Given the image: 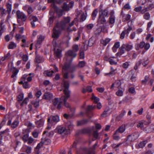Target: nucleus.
Instances as JSON below:
<instances>
[{"mask_svg": "<svg viewBox=\"0 0 154 154\" xmlns=\"http://www.w3.org/2000/svg\"><path fill=\"white\" fill-rule=\"evenodd\" d=\"M71 18L70 17H64L63 19L57 23L53 29L52 37L54 39L59 38L62 30L66 28L67 24L69 23Z\"/></svg>", "mask_w": 154, "mask_h": 154, "instance_id": "nucleus-1", "label": "nucleus"}, {"mask_svg": "<svg viewBox=\"0 0 154 154\" xmlns=\"http://www.w3.org/2000/svg\"><path fill=\"white\" fill-rule=\"evenodd\" d=\"M62 84L64 88L63 92L65 95L61 97V100H62L63 105H64L66 107L70 108L69 104L66 102L67 100L70 96V91L69 90V84L68 82L63 80Z\"/></svg>", "mask_w": 154, "mask_h": 154, "instance_id": "nucleus-2", "label": "nucleus"}, {"mask_svg": "<svg viewBox=\"0 0 154 154\" xmlns=\"http://www.w3.org/2000/svg\"><path fill=\"white\" fill-rule=\"evenodd\" d=\"M73 125L70 122H67L66 126H58L55 129V131L60 134H63L67 135L70 133V130L72 129Z\"/></svg>", "mask_w": 154, "mask_h": 154, "instance_id": "nucleus-3", "label": "nucleus"}, {"mask_svg": "<svg viewBox=\"0 0 154 154\" xmlns=\"http://www.w3.org/2000/svg\"><path fill=\"white\" fill-rule=\"evenodd\" d=\"M70 62H65L62 69V74L64 79H67L68 78V72H72L76 69V66H70Z\"/></svg>", "mask_w": 154, "mask_h": 154, "instance_id": "nucleus-4", "label": "nucleus"}, {"mask_svg": "<svg viewBox=\"0 0 154 154\" xmlns=\"http://www.w3.org/2000/svg\"><path fill=\"white\" fill-rule=\"evenodd\" d=\"M32 80V77L24 74L21 78L20 81L19 82V83L23 85L25 88H29V86L28 82H30Z\"/></svg>", "mask_w": 154, "mask_h": 154, "instance_id": "nucleus-5", "label": "nucleus"}, {"mask_svg": "<svg viewBox=\"0 0 154 154\" xmlns=\"http://www.w3.org/2000/svg\"><path fill=\"white\" fill-rule=\"evenodd\" d=\"M17 16V22L19 25L21 26L24 24V22L27 20L26 15L23 12L20 11H17L16 12Z\"/></svg>", "mask_w": 154, "mask_h": 154, "instance_id": "nucleus-6", "label": "nucleus"}, {"mask_svg": "<svg viewBox=\"0 0 154 154\" xmlns=\"http://www.w3.org/2000/svg\"><path fill=\"white\" fill-rule=\"evenodd\" d=\"M77 54L73 51L69 50L66 52L65 57L64 59L66 60V62L71 63L72 60L75 57Z\"/></svg>", "mask_w": 154, "mask_h": 154, "instance_id": "nucleus-7", "label": "nucleus"}, {"mask_svg": "<svg viewBox=\"0 0 154 154\" xmlns=\"http://www.w3.org/2000/svg\"><path fill=\"white\" fill-rule=\"evenodd\" d=\"M139 134L138 132H136L128 135L125 139L126 144L129 145L134 142L139 137Z\"/></svg>", "mask_w": 154, "mask_h": 154, "instance_id": "nucleus-8", "label": "nucleus"}, {"mask_svg": "<svg viewBox=\"0 0 154 154\" xmlns=\"http://www.w3.org/2000/svg\"><path fill=\"white\" fill-rule=\"evenodd\" d=\"M53 105L55 106H57L58 109H60L62 107V106L63 105L62 100H61L60 98H55L52 101Z\"/></svg>", "mask_w": 154, "mask_h": 154, "instance_id": "nucleus-9", "label": "nucleus"}, {"mask_svg": "<svg viewBox=\"0 0 154 154\" xmlns=\"http://www.w3.org/2000/svg\"><path fill=\"white\" fill-rule=\"evenodd\" d=\"M109 15L108 22L110 25L113 24L115 23L116 18L114 15V12L113 10L110 11Z\"/></svg>", "mask_w": 154, "mask_h": 154, "instance_id": "nucleus-10", "label": "nucleus"}, {"mask_svg": "<svg viewBox=\"0 0 154 154\" xmlns=\"http://www.w3.org/2000/svg\"><path fill=\"white\" fill-rule=\"evenodd\" d=\"M11 120H9L7 124L8 126H10L12 129H14L17 127L19 124V122L17 120L14 121L12 123Z\"/></svg>", "mask_w": 154, "mask_h": 154, "instance_id": "nucleus-11", "label": "nucleus"}, {"mask_svg": "<svg viewBox=\"0 0 154 154\" xmlns=\"http://www.w3.org/2000/svg\"><path fill=\"white\" fill-rule=\"evenodd\" d=\"M121 85V82L120 80H117L112 84L110 88L112 90H115L116 88H119Z\"/></svg>", "mask_w": 154, "mask_h": 154, "instance_id": "nucleus-12", "label": "nucleus"}, {"mask_svg": "<svg viewBox=\"0 0 154 154\" xmlns=\"http://www.w3.org/2000/svg\"><path fill=\"white\" fill-rule=\"evenodd\" d=\"M97 145V143H96L90 149H89L86 148H84L83 149L85 154H91L94 152V150L95 149L96 146Z\"/></svg>", "mask_w": 154, "mask_h": 154, "instance_id": "nucleus-13", "label": "nucleus"}, {"mask_svg": "<svg viewBox=\"0 0 154 154\" xmlns=\"http://www.w3.org/2000/svg\"><path fill=\"white\" fill-rule=\"evenodd\" d=\"M51 121H53L55 122H57L59 121V118L58 116H50V118L48 119V122L50 123L51 120Z\"/></svg>", "mask_w": 154, "mask_h": 154, "instance_id": "nucleus-14", "label": "nucleus"}, {"mask_svg": "<svg viewBox=\"0 0 154 154\" xmlns=\"http://www.w3.org/2000/svg\"><path fill=\"white\" fill-rule=\"evenodd\" d=\"M126 129V126L123 124L119 127L116 131V133L122 134L123 133Z\"/></svg>", "mask_w": 154, "mask_h": 154, "instance_id": "nucleus-15", "label": "nucleus"}, {"mask_svg": "<svg viewBox=\"0 0 154 154\" xmlns=\"http://www.w3.org/2000/svg\"><path fill=\"white\" fill-rule=\"evenodd\" d=\"M11 71L13 73L12 75L11 76L12 78H14L15 77H16L19 71L18 70L14 67H11Z\"/></svg>", "mask_w": 154, "mask_h": 154, "instance_id": "nucleus-16", "label": "nucleus"}, {"mask_svg": "<svg viewBox=\"0 0 154 154\" xmlns=\"http://www.w3.org/2000/svg\"><path fill=\"white\" fill-rule=\"evenodd\" d=\"M91 130L90 129L88 128H85L79 130V134H86L90 133Z\"/></svg>", "mask_w": 154, "mask_h": 154, "instance_id": "nucleus-17", "label": "nucleus"}, {"mask_svg": "<svg viewBox=\"0 0 154 154\" xmlns=\"http://www.w3.org/2000/svg\"><path fill=\"white\" fill-rule=\"evenodd\" d=\"M145 131L147 133H150L154 131V125H151L149 126H147L145 128Z\"/></svg>", "mask_w": 154, "mask_h": 154, "instance_id": "nucleus-18", "label": "nucleus"}, {"mask_svg": "<svg viewBox=\"0 0 154 154\" xmlns=\"http://www.w3.org/2000/svg\"><path fill=\"white\" fill-rule=\"evenodd\" d=\"M105 17L103 16L100 14L98 19L97 20L98 22H100L101 24H103L104 23L106 22V20L105 18Z\"/></svg>", "mask_w": 154, "mask_h": 154, "instance_id": "nucleus-19", "label": "nucleus"}, {"mask_svg": "<svg viewBox=\"0 0 154 154\" xmlns=\"http://www.w3.org/2000/svg\"><path fill=\"white\" fill-rule=\"evenodd\" d=\"M52 94L49 92L45 93L44 94L43 99L48 100H50L53 97Z\"/></svg>", "mask_w": 154, "mask_h": 154, "instance_id": "nucleus-20", "label": "nucleus"}, {"mask_svg": "<svg viewBox=\"0 0 154 154\" xmlns=\"http://www.w3.org/2000/svg\"><path fill=\"white\" fill-rule=\"evenodd\" d=\"M62 51L59 49H57L56 50H55L54 54L55 56L58 58H61L62 56Z\"/></svg>", "mask_w": 154, "mask_h": 154, "instance_id": "nucleus-21", "label": "nucleus"}, {"mask_svg": "<svg viewBox=\"0 0 154 154\" xmlns=\"http://www.w3.org/2000/svg\"><path fill=\"white\" fill-rule=\"evenodd\" d=\"M111 71L110 72L107 73H106L105 75H109L110 76H112V75H114L116 74V69H114L113 67H111L110 68Z\"/></svg>", "mask_w": 154, "mask_h": 154, "instance_id": "nucleus-22", "label": "nucleus"}, {"mask_svg": "<svg viewBox=\"0 0 154 154\" xmlns=\"http://www.w3.org/2000/svg\"><path fill=\"white\" fill-rule=\"evenodd\" d=\"M41 140L44 144L45 145H49L51 143V141L50 139L46 137L42 138Z\"/></svg>", "mask_w": 154, "mask_h": 154, "instance_id": "nucleus-23", "label": "nucleus"}, {"mask_svg": "<svg viewBox=\"0 0 154 154\" xmlns=\"http://www.w3.org/2000/svg\"><path fill=\"white\" fill-rule=\"evenodd\" d=\"M44 39V37L42 35H40L38 37L37 40V43L35 45V46L37 47L38 44H40Z\"/></svg>", "mask_w": 154, "mask_h": 154, "instance_id": "nucleus-24", "label": "nucleus"}, {"mask_svg": "<svg viewBox=\"0 0 154 154\" xmlns=\"http://www.w3.org/2000/svg\"><path fill=\"white\" fill-rule=\"evenodd\" d=\"M147 143V141L145 140L140 142L136 147L137 149L143 148Z\"/></svg>", "mask_w": 154, "mask_h": 154, "instance_id": "nucleus-25", "label": "nucleus"}, {"mask_svg": "<svg viewBox=\"0 0 154 154\" xmlns=\"http://www.w3.org/2000/svg\"><path fill=\"white\" fill-rule=\"evenodd\" d=\"M126 112L125 110H123L121 113L116 117V119L118 121H120L121 119L124 117Z\"/></svg>", "mask_w": 154, "mask_h": 154, "instance_id": "nucleus-26", "label": "nucleus"}, {"mask_svg": "<svg viewBox=\"0 0 154 154\" xmlns=\"http://www.w3.org/2000/svg\"><path fill=\"white\" fill-rule=\"evenodd\" d=\"M44 121L43 119H40L39 120L35 122V124L38 127H41L43 125Z\"/></svg>", "mask_w": 154, "mask_h": 154, "instance_id": "nucleus-27", "label": "nucleus"}, {"mask_svg": "<svg viewBox=\"0 0 154 154\" xmlns=\"http://www.w3.org/2000/svg\"><path fill=\"white\" fill-rule=\"evenodd\" d=\"M63 10L64 11H68L70 10L67 3L64 2L63 4V5L62 7Z\"/></svg>", "mask_w": 154, "mask_h": 154, "instance_id": "nucleus-28", "label": "nucleus"}, {"mask_svg": "<svg viewBox=\"0 0 154 154\" xmlns=\"http://www.w3.org/2000/svg\"><path fill=\"white\" fill-rule=\"evenodd\" d=\"M122 47L123 48H125V50L129 51L132 48L133 46L129 44H123Z\"/></svg>", "mask_w": 154, "mask_h": 154, "instance_id": "nucleus-29", "label": "nucleus"}, {"mask_svg": "<svg viewBox=\"0 0 154 154\" xmlns=\"http://www.w3.org/2000/svg\"><path fill=\"white\" fill-rule=\"evenodd\" d=\"M11 57V55L10 52H9L8 53L5 55L4 57H2L1 60L3 61L5 60H8L10 59Z\"/></svg>", "mask_w": 154, "mask_h": 154, "instance_id": "nucleus-30", "label": "nucleus"}, {"mask_svg": "<svg viewBox=\"0 0 154 154\" xmlns=\"http://www.w3.org/2000/svg\"><path fill=\"white\" fill-rule=\"evenodd\" d=\"M110 41L109 38H106L105 39H101L100 40V43L104 45H106L108 44Z\"/></svg>", "mask_w": 154, "mask_h": 154, "instance_id": "nucleus-31", "label": "nucleus"}, {"mask_svg": "<svg viewBox=\"0 0 154 154\" xmlns=\"http://www.w3.org/2000/svg\"><path fill=\"white\" fill-rule=\"evenodd\" d=\"M100 12H101L100 14L103 17H106L108 14V11L107 9L103 10L100 9Z\"/></svg>", "mask_w": 154, "mask_h": 154, "instance_id": "nucleus-32", "label": "nucleus"}, {"mask_svg": "<svg viewBox=\"0 0 154 154\" xmlns=\"http://www.w3.org/2000/svg\"><path fill=\"white\" fill-rule=\"evenodd\" d=\"M131 18V15L129 14H127L123 16L122 21L125 22L129 20Z\"/></svg>", "mask_w": 154, "mask_h": 154, "instance_id": "nucleus-33", "label": "nucleus"}, {"mask_svg": "<svg viewBox=\"0 0 154 154\" xmlns=\"http://www.w3.org/2000/svg\"><path fill=\"white\" fill-rule=\"evenodd\" d=\"M88 120L87 119H83L77 122V125L80 126L85 124L88 123Z\"/></svg>", "mask_w": 154, "mask_h": 154, "instance_id": "nucleus-34", "label": "nucleus"}, {"mask_svg": "<svg viewBox=\"0 0 154 154\" xmlns=\"http://www.w3.org/2000/svg\"><path fill=\"white\" fill-rule=\"evenodd\" d=\"M6 6L7 8V11H8V13H10L11 11L12 8V4H10L9 3L7 2L6 4Z\"/></svg>", "mask_w": 154, "mask_h": 154, "instance_id": "nucleus-35", "label": "nucleus"}, {"mask_svg": "<svg viewBox=\"0 0 154 154\" xmlns=\"http://www.w3.org/2000/svg\"><path fill=\"white\" fill-rule=\"evenodd\" d=\"M145 43L143 42H141L139 44L137 45V46L136 47V49L137 50H138L139 48H142L144 47Z\"/></svg>", "mask_w": 154, "mask_h": 154, "instance_id": "nucleus-36", "label": "nucleus"}, {"mask_svg": "<svg viewBox=\"0 0 154 154\" xmlns=\"http://www.w3.org/2000/svg\"><path fill=\"white\" fill-rule=\"evenodd\" d=\"M91 98L92 100H94V102L95 104L98 103L99 101V99L95 97L93 93L92 94Z\"/></svg>", "mask_w": 154, "mask_h": 154, "instance_id": "nucleus-37", "label": "nucleus"}, {"mask_svg": "<svg viewBox=\"0 0 154 154\" xmlns=\"http://www.w3.org/2000/svg\"><path fill=\"white\" fill-rule=\"evenodd\" d=\"M98 13V11L97 9H95L93 12L92 14V19L93 20H94L96 17L97 13Z\"/></svg>", "mask_w": 154, "mask_h": 154, "instance_id": "nucleus-38", "label": "nucleus"}, {"mask_svg": "<svg viewBox=\"0 0 154 154\" xmlns=\"http://www.w3.org/2000/svg\"><path fill=\"white\" fill-rule=\"evenodd\" d=\"M113 139L115 140H118L120 139V137L119 136V134L116 133L115 131L113 135Z\"/></svg>", "mask_w": 154, "mask_h": 154, "instance_id": "nucleus-39", "label": "nucleus"}, {"mask_svg": "<svg viewBox=\"0 0 154 154\" xmlns=\"http://www.w3.org/2000/svg\"><path fill=\"white\" fill-rule=\"evenodd\" d=\"M16 47V45L15 43L13 42H11L8 46V48L9 49H12Z\"/></svg>", "mask_w": 154, "mask_h": 154, "instance_id": "nucleus-40", "label": "nucleus"}, {"mask_svg": "<svg viewBox=\"0 0 154 154\" xmlns=\"http://www.w3.org/2000/svg\"><path fill=\"white\" fill-rule=\"evenodd\" d=\"M29 137V134H25L23 135V137H22V139L24 142L25 143L28 141Z\"/></svg>", "mask_w": 154, "mask_h": 154, "instance_id": "nucleus-41", "label": "nucleus"}, {"mask_svg": "<svg viewBox=\"0 0 154 154\" xmlns=\"http://www.w3.org/2000/svg\"><path fill=\"white\" fill-rule=\"evenodd\" d=\"M29 101V99L28 97H26L20 103V105L21 106H26L27 102Z\"/></svg>", "mask_w": 154, "mask_h": 154, "instance_id": "nucleus-42", "label": "nucleus"}, {"mask_svg": "<svg viewBox=\"0 0 154 154\" xmlns=\"http://www.w3.org/2000/svg\"><path fill=\"white\" fill-rule=\"evenodd\" d=\"M95 108V106H88V107L87 108V109H86V111H87V115L89 117L91 118V117L90 116L88 115V112H89V111H91V110H93V109H94Z\"/></svg>", "mask_w": 154, "mask_h": 154, "instance_id": "nucleus-43", "label": "nucleus"}, {"mask_svg": "<svg viewBox=\"0 0 154 154\" xmlns=\"http://www.w3.org/2000/svg\"><path fill=\"white\" fill-rule=\"evenodd\" d=\"M54 72L53 70L51 71L47 70L44 72V74L48 76H50L52 75V74Z\"/></svg>", "mask_w": 154, "mask_h": 154, "instance_id": "nucleus-44", "label": "nucleus"}, {"mask_svg": "<svg viewBox=\"0 0 154 154\" xmlns=\"http://www.w3.org/2000/svg\"><path fill=\"white\" fill-rule=\"evenodd\" d=\"M86 62L84 61H81L79 62L78 66L79 68H82L86 64Z\"/></svg>", "mask_w": 154, "mask_h": 154, "instance_id": "nucleus-45", "label": "nucleus"}, {"mask_svg": "<svg viewBox=\"0 0 154 154\" xmlns=\"http://www.w3.org/2000/svg\"><path fill=\"white\" fill-rule=\"evenodd\" d=\"M143 17L146 20H149L150 18V14L149 13L146 12L144 14Z\"/></svg>", "mask_w": 154, "mask_h": 154, "instance_id": "nucleus-46", "label": "nucleus"}, {"mask_svg": "<svg viewBox=\"0 0 154 154\" xmlns=\"http://www.w3.org/2000/svg\"><path fill=\"white\" fill-rule=\"evenodd\" d=\"M9 132V129L7 128L5 131H1L0 133V135L1 136L2 134H5L7 135H8Z\"/></svg>", "mask_w": 154, "mask_h": 154, "instance_id": "nucleus-47", "label": "nucleus"}, {"mask_svg": "<svg viewBox=\"0 0 154 154\" xmlns=\"http://www.w3.org/2000/svg\"><path fill=\"white\" fill-rule=\"evenodd\" d=\"M31 21L35 22L38 20V19L36 17L32 15H30L29 17Z\"/></svg>", "mask_w": 154, "mask_h": 154, "instance_id": "nucleus-48", "label": "nucleus"}, {"mask_svg": "<svg viewBox=\"0 0 154 154\" xmlns=\"http://www.w3.org/2000/svg\"><path fill=\"white\" fill-rule=\"evenodd\" d=\"M35 61L38 63H41L42 62V57L38 56H36L35 58Z\"/></svg>", "mask_w": 154, "mask_h": 154, "instance_id": "nucleus-49", "label": "nucleus"}, {"mask_svg": "<svg viewBox=\"0 0 154 154\" xmlns=\"http://www.w3.org/2000/svg\"><path fill=\"white\" fill-rule=\"evenodd\" d=\"M54 20V17L53 16H51L49 18L48 24L49 23V26H51L52 25Z\"/></svg>", "mask_w": 154, "mask_h": 154, "instance_id": "nucleus-50", "label": "nucleus"}, {"mask_svg": "<svg viewBox=\"0 0 154 154\" xmlns=\"http://www.w3.org/2000/svg\"><path fill=\"white\" fill-rule=\"evenodd\" d=\"M23 98V94H20L17 97V101L20 103L21 101Z\"/></svg>", "mask_w": 154, "mask_h": 154, "instance_id": "nucleus-51", "label": "nucleus"}, {"mask_svg": "<svg viewBox=\"0 0 154 154\" xmlns=\"http://www.w3.org/2000/svg\"><path fill=\"white\" fill-rule=\"evenodd\" d=\"M44 145L42 141L41 142L38 144L36 147L35 148V150H39V149Z\"/></svg>", "mask_w": 154, "mask_h": 154, "instance_id": "nucleus-52", "label": "nucleus"}, {"mask_svg": "<svg viewBox=\"0 0 154 154\" xmlns=\"http://www.w3.org/2000/svg\"><path fill=\"white\" fill-rule=\"evenodd\" d=\"M39 133L38 131L35 130L32 132V135L33 137L35 138H37L38 137Z\"/></svg>", "mask_w": 154, "mask_h": 154, "instance_id": "nucleus-53", "label": "nucleus"}, {"mask_svg": "<svg viewBox=\"0 0 154 154\" xmlns=\"http://www.w3.org/2000/svg\"><path fill=\"white\" fill-rule=\"evenodd\" d=\"M125 49L123 48L122 45L120 48V51L117 54L119 55H121L125 53Z\"/></svg>", "mask_w": 154, "mask_h": 154, "instance_id": "nucleus-54", "label": "nucleus"}, {"mask_svg": "<svg viewBox=\"0 0 154 154\" xmlns=\"http://www.w3.org/2000/svg\"><path fill=\"white\" fill-rule=\"evenodd\" d=\"M99 133L97 131H94L93 134L94 137L96 139H97L98 137Z\"/></svg>", "mask_w": 154, "mask_h": 154, "instance_id": "nucleus-55", "label": "nucleus"}, {"mask_svg": "<svg viewBox=\"0 0 154 154\" xmlns=\"http://www.w3.org/2000/svg\"><path fill=\"white\" fill-rule=\"evenodd\" d=\"M116 94L118 96H122L123 95V92L122 90H119L116 92Z\"/></svg>", "mask_w": 154, "mask_h": 154, "instance_id": "nucleus-56", "label": "nucleus"}, {"mask_svg": "<svg viewBox=\"0 0 154 154\" xmlns=\"http://www.w3.org/2000/svg\"><path fill=\"white\" fill-rule=\"evenodd\" d=\"M73 51L74 52L76 53L79 50L78 46L77 45H74L72 47Z\"/></svg>", "mask_w": 154, "mask_h": 154, "instance_id": "nucleus-57", "label": "nucleus"}, {"mask_svg": "<svg viewBox=\"0 0 154 154\" xmlns=\"http://www.w3.org/2000/svg\"><path fill=\"white\" fill-rule=\"evenodd\" d=\"M137 128H140L141 129H143V125L142 121L139 122L137 124Z\"/></svg>", "mask_w": 154, "mask_h": 154, "instance_id": "nucleus-58", "label": "nucleus"}, {"mask_svg": "<svg viewBox=\"0 0 154 154\" xmlns=\"http://www.w3.org/2000/svg\"><path fill=\"white\" fill-rule=\"evenodd\" d=\"M63 11H64L63 10L59 9L57 11L56 13L57 15L60 17L62 15Z\"/></svg>", "mask_w": 154, "mask_h": 154, "instance_id": "nucleus-59", "label": "nucleus"}, {"mask_svg": "<svg viewBox=\"0 0 154 154\" xmlns=\"http://www.w3.org/2000/svg\"><path fill=\"white\" fill-rule=\"evenodd\" d=\"M94 25L92 23L88 24L86 25V26L88 29L91 30L93 27Z\"/></svg>", "mask_w": 154, "mask_h": 154, "instance_id": "nucleus-60", "label": "nucleus"}, {"mask_svg": "<svg viewBox=\"0 0 154 154\" xmlns=\"http://www.w3.org/2000/svg\"><path fill=\"white\" fill-rule=\"evenodd\" d=\"M144 154H154V149L148 150L145 152Z\"/></svg>", "mask_w": 154, "mask_h": 154, "instance_id": "nucleus-61", "label": "nucleus"}, {"mask_svg": "<svg viewBox=\"0 0 154 154\" xmlns=\"http://www.w3.org/2000/svg\"><path fill=\"white\" fill-rule=\"evenodd\" d=\"M150 9L149 8V6H148L146 8H144L141 11V13L143 14L145 13L146 12L148 11L149 10H150Z\"/></svg>", "mask_w": 154, "mask_h": 154, "instance_id": "nucleus-62", "label": "nucleus"}, {"mask_svg": "<svg viewBox=\"0 0 154 154\" xmlns=\"http://www.w3.org/2000/svg\"><path fill=\"white\" fill-rule=\"evenodd\" d=\"M109 110V109H108L106 110H104L103 113L101 115V116L103 117H106Z\"/></svg>", "mask_w": 154, "mask_h": 154, "instance_id": "nucleus-63", "label": "nucleus"}, {"mask_svg": "<svg viewBox=\"0 0 154 154\" xmlns=\"http://www.w3.org/2000/svg\"><path fill=\"white\" fill-rule=\"evenodd\" d=\"M77 141H75L74 142L73 144L71 147L70 148L71 149H76L77 148Z\"/></svg>", "mask_w": 154, "mask_h": 154, "instance_id": "nucleus-64", "label": "nucleus"}]
</instances>
